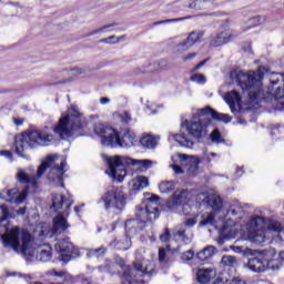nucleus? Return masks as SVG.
I'll return each instance as SVG.
<instances>
[{
  "label": "nucleus",
  "instance_id": "obj_1",
  "mask_svg": "<svg viewBox=\"0 0 284 284\" xmlns=\"http://www.w3.org/2000/svg\"><path fill=\"white\" fill-rule=\"evenodd\" d=\"M85 128V116L79 112V108H71L63 114L58 124L53 128H43L41 130L26 131L14 136V152L22 159H30L26 153L29 148H48L54 145L60 139H70V136H83ZM59 134V138L57 135Z\"/></svg>",
  "mask_w": 284,
  "mask_h": 284
},
{
  "label": "nucleus",
  "instance_id": "obj_2",
  "mask_svg": "<svg viewBox=\"0 0 284 284\" xmlns=\"http://www.w3.org/2000/svg\"><path fill=\"white\" fill-rule=\"evenodd\" d=\"M222 121L223 123H230L232 118L227 114L219 113L214 109L206 106L204 109L193 110L191 120H184L181 123V128H185L187 133L173 134L170 139H173L182 145V148H194L195 141H201L207 136V128L211 120Z\"/></svg>",
  "mask_w": 284,
  "mask_h": 284
},
{
  "label": "nucleus",
  "instance_id": "obj_3",
  "mask_svg": "<svg viewBox=\"0 0 284 284\" xmlns=\"http://www.w3.org/2000/svg\"><path fill=\"white\" fill-rule=\"evenodd\" d=\"M267 71L265 67H258L257 71L248 72L236 68L231 70L230 79L240 85L242 92H246L251 103H260V101L265 99L262 81Z\"/></svg>",
  "mask_w": 284,
  "mask_h": 284
},
{
  "label": "nucleus",
  "instance_id": "obj_4",
  "mask_svg": "<svg viewBox=\"0 0 284 284\" xmlns=\"http://www.w3.org/2000/svg\"><path fill=\"white\" fill-rule=\"evenodd\" d=\"M94 133L100 136L102 145L105 148H132L136 135L130 129H125L122 135L112 126L105 124H95Z\"/></svg>",
  "mask_w": 284,
  "mask_h": 284
},
{
  "label": "nucleus",
  "instance_id": "obj_5",
  "mask_svg": "<svg viewBox=\"0 0 284 284\" xmlns=\"http://www.w3.org/2000/svg\"><path fill=\"white\" fill-rule=\"evenodd\" d=\"M1 239L3 246L11 247L17 254L21 252L23 256H29V258H32L36 254L34 250L30 247L32 234L28 230H21L19 226H16L1 235Z\"/></svg>",
  "mask_w": 284,
  "mask_h": 284
},
{
  "label": "nucleus",
  "instance_id": "obj_6",
  "mask_svg": "<svg viewBox=\"0 0 284 284\" xmlns=\"http://www.w3.org/2000/svg\"><path fill=\"white\" fill-rule=\"evenodd\" d=\"M57 216L53 219L52 232L54 236L63 234L70 227L68 223V217L70 216V207H72V202L62 194H52V206Z\"/></svg>",
  "mask_w": 284,
  "mask_h": 284
},
{
  "label": "nucleus",
  "instance_id": "obj_7",
  "mask_svg": "<svg viewBox=\"0 0 284 284\" xmlns=\"http://www.w3.org/2000/svg\"><path fill=\"white\" fill-rule=\"evenodd\" d=\"M154 274V263L143 258L141 253H135V261L132 266H125L122 276V284H139L141 276H152Z\"/></svg>",
  "mask_w": 284,
  "mask_h": 284
},
{
  "label": "nucleus",
  "instance_id": "obj_8",
  "mask_svg": "<svg viewBox=\"0 0 284 284\" xmlns=\"http://www.w3.org/2000/svg\"><path fill=\"white\" fill-rule=\"evenodd\" d=\"M106 163L111 172L112 179L123 182V179L128 175L125 165H138L139 168H150L152 161L150 160H134L128 156L115 155L114 158H108Z\"/></svg>",
  "mask_w": 284,
  "mask_h": 284
},
{
  "label": "nucleus",
  "instance_id": "obj_9",
  "mask_svg": "<svg viewBox=\"0 0 284 284\" xmlns=\"http://www.w3.org/2000/svg\"><path fill=\"white\" fill-rule=\"evenodd\" d=\"M45 170H49L47 174L48 181L54 187H64L65 184L63 183V174H65V161H62L60 164L54 163V158L49 156L47 162H43L38 168V179H41L43 174H45Z\"/></svg>",
  "mask_w": 284,
  "mask_h": 284
},
{
  "label": "nucleus",
  "instance_id": "obj_10",
  "mask_svg": "<svg viewBox=\"0 0 284 284\" xmlns=\"http://www.w3.org/2000/svg\"><path fill=\"white\" fill-rule=\"evenodd\" d=\"M98 203H103L104 210L113 207V210L121 212L125 207V195L119 186H109Z\"/></svg>",
  "mask_w": 284,
  "mask_h": 284
},
{
  "label": "nucleus",
  "instance_id": "obj_11",
  "mask_svg": "<svg viewBox=\"0 0 284 284\" xmlns=\"http://www.w3.org/2000/svg\"><path fill=\"white\" fill-rule=\"evenodd\" d=\"M55 250L59 252L63 263H70L72 258H77V256H79V248L70 242V239H62L58 241Z\"/></svg>",
  "mask_w": 284,
  "mask_h": 284
},
{
  "label": "nucleus",
  "instance_id": "obj_12",
  "mask_svg": "<svg viewBox=\"0 0 284 284\" xmlns=\"http://www.w3.org/2000/svg\"><path fill=\"white\" fill-rule=\"evenodd\" d=\"M150 204L146 205L145 209H140L136 213V216L141 219V221H156L159 219V206L156 203L159 202L158 195H152L150 199Z\"/></svg>",
  "mask_w": 284,
  "mask_h": 284
},
{
  "label": "nucleus",
  "instance_id": "obj_13",
  "mask_svg": "<svg viewBox=\"0 0 284 284\" xmlns=\"http://www.w3.org/2000/svg\"><path fill=\"white\" fill-rule=\"evenodd\" d=\"M253 227L250 231V239L253 243H265V229L263 227V217L257 216L254 219Z\"/></svg>",
  "mask_w": 284,
  "mask_h": 284
},
{
  "label": "nucleus",
  "instance_id": "obj_14",
  "mask_svg": "<svg viewBox=\"0 0 284 284\" xmlns=\"http://www.w3.org/2000/svg\"><path fill=\"white\" fill-rule=\"evenodd\" d=\"M239 33H235L232 29H225L224 31H221L220 33L211 36V45L213 48H219L221 45H225V43H230L232 39H236Z\"/></svg>",
  "mask_w": 284,
  "mask_h": 284
},
{
  "label": "nucleus",
  "instance_id": "obj_15",
  "mask_svg": "<svg viewBox=\"0 0 284 284\" xmlns=\"http://www.w3.org/2000/svg\"><path fill=\"white\" fill-rule=\"evenodd\" d=\"M27 196H28V187L21 193H19L17 189L2 191L0 193V199H2V201H7L9 203H16L17 205H21V203L26 201Z\"/></svg>",
  "mask_w": 284,
  "mask_h": 284
},
{
  "label": "nucleus",
  "instance_id": "obj_16",
  "mask_svg": "<svg viewBox=\"0 0 284 284\" xmlns=\"http://www.w3.org/2000/svg\"><path fill=\"white\" fill-rule=\"evenodd\" d=\"M204 34L205 33L203 31H192L186 38V40L180 43L181 50H187L189 48H192L194 43H201Z\"/></svg>",
  "mask_w": 284,
  "mask_h": 284
},
{
  "label": "nucleus",
  "instance_id": "obj_17",
  "mask_svg": "<svg viewBox=\"0 0 284 284\" xmlns=\"http://www.w3.org/2000/svg\"><path fill=\"white\" fill-rule=\"evenodd\" d=\"M247 266L252 272H265L267 270L266 258L263 255L250 258Z\"/></svg>",
  "mask_w": 284,
  "mask_h": 284
},
{
  "label": "nucleus",
  "instance_id": "obj_18",
  "mask_svg": "<svg viewBox=\"0 0 284 284\" xmlns=\"http://www.w3.org/2000/svg\"><path fill=\"white\" fill-rule=\"evenodd\" d=\"M187 202V191L186 190H178L173 193V195L168 201V207H174L175 205H183V203Z\"/></svg>",
  "mask_w": 284,
  "mask_h": 284
},
{
  "label": "nucleus",
  "instance_id": "obj_19",
  "mask_svg": "<svg viewBox=\"0 0 284 284\" xmlns=\"http://www.w3.org/2000/svg\"><path fill=\"white\" fill-rule=\"evenodd\" d=\"M175 241H182L183 243H190L192 241V230L185 229V226L180 225L179 229L172 234Z\"/></svg>",
  "mask_w": 284,
  "mask_h": 284
},
{
  "label": "nucleus",
  "instance_id": "obj_20",
  "mask_svg": "<svg viewBox=\"0 0 284 284\" xmlns=\"http://www.w3.org/2000/svg\"><path fill=\"white\" fill-rule=\"evenodd\" d=\"M216 276V271L214 268H200L197 271V281L201 284H207L212 278Z\"/></svg>",
  "mask_w": 284,
  "mask_h": 284
},
{
  "label": "nucleus",
  "instance_id": "obj_21",
  "mask_svg": "<svg viewBox=\"0 0 284 284\" xmlns=\"http://www.w3.org/2000/svg\"><path fill=\"white\" fill-rule=\"evenodd\" d=\"M131 190L133 192H140V190H145L150 185V180H148L146 176L140 175L135 179H133L130 182Z\"/></svg>",
  "mask_w": 284,
  "mask_h": 284
},
{
  "label": "nucleus",
  "instance_id": "obj_22",
  "mask_svg": "<svg viewBox=\"0 0 284 284\" xmlns=\"http://www.w3.org/2000/svg\"><path fill=\"white\" fill-rule=\"evenodd\" d=\"M140 221H142V223H145V221L141 220L140 216H138V220H128L125 222L124 227L129 236H134V234H136L139 230H141V226H139Z\"/></svg>",
  "mask_w": 284,
  "mask_h": 284
},
{
  "label": "nucleus",
  "instance_id": "obj_23",
  "mask_svg": "<svg viewBox=\"0 0 284 284\" xmlns=\"http://www.w3.org/2000/svg\"><path fill=\"white\" fill-rule=\"evenodd\" d=\"M183 164L186 165V172L190 176H195L199 172V160L196 158L184 159Z\"/></svg>",
  "mask_w": 284,
  "mask_h": 284
},
{
  "label": "nucleus",
  "instance_id": "obj_24",
  "mask_svg": "<svg viewBox=\"0 0 284 284\" xmlns=\"http://www.w3.org/2000/svg\"><path fill=\"white\" fill-rule=\"evenodd\" d=\"M17 179L19 183H23L24 185L30 184L33 187H37V178L28 175L23 170L18 171Z\"/></svg>",
  "mask_w": 284,
  "mask_h": 284
},
{
  "label": "nucleus",
  "instance_id": "obj_25",
  "mask_svg": "<svg viewBox=\"0 0 284 284\" xmlns=\"http://www.w3.org/2000/svg\"><path fill=\"white\" fill-rule=\"evenodd\" d=\"M224 100L232 110L234 105H241V93H239V91H231L224 95Z\"/></svg>",
  "mask_w": 284,
  "mask_h": 284
},
{
  "label": "nucleus",
  "instance_id": "obj_26",
  "mask_svg": "<svg viewBox=\"0 0 284 284\" xmlns=\"http://www.w3.org/2000/svg\"><path fill=\"white\" fill-rule=\"evenodd\" d=\"M215 254L216 247L209 245L196 254V258H199V261H207V258H212Z\"/></svg>",
  "mask_w": 284,
  "mask_h": 284
},
{
  "label": "nucleus",
  "instance_id": "obj_27",
  "mask_svg": "<svg viewBox=\"0 0 284 284\" xmlns=\"http://www.w3.org/2000/svg\"><path fill=\"white\" fill-rule=\"evenodd\" d=\"M37 261L41 263H48L52 258V247L48 246L47 248H40L36 255Z\"/></svg>",
  "mask_w": 284,
  "mask_h": 284
},
{
  "label": "nucleus",
  "instance_id": "obj_28",
  "mask_svg": "<svg viewBox=\"0 0 284 284\" xmlns=\"http://www.w3.org/2000/svg\"><path fill=\"white\" fill-rule=\"evenodd\" d=\"M268 232H274L281 241H284V229L281 226V222L274 220L271 221L268 223Z\"/></svg>",
  "mask_w": 284,
  "mask_h": 284
},
{
  "label": "nucleus",
  "instance_id": "obj_29",
  "mask_svg": "<svg viewBox=\"0 0 284 284\" xmlns=\"http://www.w3.org/2000/svg\"><path fill=\"white\" fill-rule=\"evenodd\" d=\"M98 271L100 274H114V263H112L110 260H106L102 265L98 266Z\"/></svg>",
  "mask_w": 284,
  "mask_h": 284
},
{
  "label": "nucleus",
  "instance_id": "obj_30",
  "mask_svg": "<svg viewBox=\"0 0 284 284\" xmlns=\"http://www.w3.org/2000/svg\"><path fill=\"white\" fill-rule=\"evenodd\" d=\"M174 181H163L159 185V190L162 194H170V192H174Z\"/></svg>",
  "mask_w": 284,
  "mask_h": 284
},
{
  "label": "nucleus",
  "instance_id": "obj_31",
  "mask_svg": "<svg viewBox=\"0 0 284 284\" xmlns=\"http://www.w3.org/2000/svg\"><path fill=\"white\" fill-rule=\"evenodd\" d=\"M141 145L144 148H148L149 150H152L153 148H156V139L152 135H145L140 140Z\"/></svg>",
  "mask_w": 284,
  "mask_h": 284
},
{
  "label": "nucleus",
  "instance_id": "obj_32",
  "mask_svg": "<svg viewBox=\"0 0 284 284\" xmlns=\"http://www.w3.org/2000/svg\"><path fill=\"white\" fill-rule=\"evenodd\" d=\"M209 3L207 0H194L189 4V8L191 10H207Z\"/></svg>",
  "mask_w": 284,
  "mask_h": 284
},
{
  "label": "nucleus",
  "instance_id": "obj_33",
  "mask_svg": "<svg viewBox=\"0 0 284 284\" xmlns=\"http://www.w3.org/2000/svg\"><path fill=\"white\" fill-rule=\"evenodd\" d=\"M283 267V262L278 258L268 260L266 258V270H273V272H276V270H281Z\"/></svg>",
  "mask_w": 284,
  "mask_h": 284
},
{
  "label": "nucleus",
  "instance_id": "obj_34",
  "mask_svg": "<svg viewBox=\"0 0 284 284\" xmlns=\"http://www.w3.org/2000/svg\"><path fill=\"white\" fill-rule=\"evenodd\" d=\"M210 140L212 141V143H216L217 145H219V143H225V139L223 138V135L221 134V131H219V129H214L210 133Z\"/></svg>",
  "mask_w": 284,
  "mask_h": 284
},
{
  "label": "nucleus",
  "instance_id": "obj_35",
  "mask_svg": "<svg viewBox=\"0 0 284 284\" xmlns=\"http://www.w3.org/2000/svg\"><path fill=\"white\" fill-rule=\"evenodd\" d=\"M207 203L215 211H219L221 207H223V200L221 196H212L209 199Z\"/></svg>",
  "mask_w": 284,
  "mask_h": 284
},
{
  "label": "nucleus",
  "instance_id": "obj_36",
  "mask_svg": "<svg viewBox=\"0 0 284 284\" xmlns=\"http://www.w3.org/2000/svg\"><path fill=\"white\" fill-rule=\"evenodd\" d=\"M266 21L264 16H256L248 20V28H256L258 26H263V23Z\"/></svg>",
  "mask_w": 284,
  "mask_h": 284
},
{
  "label": "nucleus",
  "instance_id": "obj_37",
  "mask_svg": "<svg viewBox=\"0 0 284 284\" xmlns=\"http://www.w3.org/2000/svg\"><path fill=\"white\" fill-rule=\"evenodd\" d=\"M108 248L101 246L99 248H90L87 253V256L90 258L92 256H97V258H99V256H103V254H105Z\"/></svg>",
  "mask_w": 284,
  "mask_h": 284
},
{
  "label": "nucleus",
  "instance_id": "obj_38",
  "mask_svg": "<svg viewBox=\"0 0 284 284\" xmlns=\"http://www.w3.org/2000/svg\"><path fill=\"white\" fill-rule=\"evenodd\" d=\"M200 225H212L216 227V220H214V213H209L206 216H203Z\"/></svg>",
  "mask_w": 284,
  "mask_h": 284
},
{
  "label": "nucleus",
  "instance_id": "obj_39",
  "mask_svg": "<svg viewBox=\"0 0 284 284\" xmlns=\"http://www.w3.org/2000/svg\"><path fill=\"white\" fill-rule=\"evenodd\" d=\"M221 263L224 265V267H234L236 258L232 255H224L221 260Z\"/></svg>",
  "mask_w": 284,
  "mask_h": 284
},
{
  "label": "nucleus",
  "instance_id": "obj_40",
  "mask_svg": "<svg viewBox=\"0 0 284 284\" xmlns=\"http://www.w3.org/2000/svg\"><path fill=\"white\" fill-rule=\"evenodd\" d=\"M125 243H128V240H115L113 242H111V247H114L115 250H122L123 252H125V250H128V247L125 246Z\"/></svg>",
  "mask_w": 284,
  "mask_h": 284
},
{
  "label": "nucleus",
  "instance_id": "obj_41",
  "mask_svg": "<svg viewBox=\"0 0 284 284\" xmlns=\"http://www.w3.org/2000/svg\"><path fill=\"white\" fill-rule=\"evenodd\" d=\"M186 19H190V17L161 20V21L154 22V26H163V23H179V21H185Z\"/></svg>",
  "mask_w": 284,
  "mask_h": 284
},
{
  "label": "nucleus",
  "instance_id": "obj_42",
  "mask_svg": "<svg viewBox=\"0 0 284 284\" xmlns=\"http://www.w3.org/2000/svg\"><path fill=\"white\" fill-rule=\"evenodd\" d=\"M114 26H116V23L105 24L99 29H95V30L87 33L85 37H94V34H99V32H103V30H108V28H114Z\"/></svg>",
  "mask_w": 284,
  "mask_h": 284
},
{
  "label": "nucleus",
  "instance_id": "obj_43",
  "mask_svg": "<svg viewBox=\"0 0 284 284\" xmlns=\"http://www.w3.org/2000/svg\"><path fill=\"white\" fill-rule=\"evenodd\" d=\"M191 81H194L195 83H205V75L201 73H195L191 77Z\"/></svg>",
  "mask_w": 284,
  "mask_h": 284
},
{
  "label": "nucleus",
  "instance_id": "obj_44",
  "mask_svg": "<svg viewBox=\"0 0 284 284\" xmlns=\"http://www.w3.org/2000/svg\"><path fill=\"white\" fill-rule=\"evenodd\" d=\"M184 229L191 230L190 227H194L196 225V220L195 219H187L183 224H181Z\"/></svg>",
  "mask_w": 284,
  "mask_h": 284
},
{
  "label": "nucleus",
  "instance_id": "obj_45",
  "mask_svg": "<svg viewBox=\"0 0 284 284\" xmlns=\"http://www.w3.org/2000/svg\"><path fill=\"white\" fill-rule=\"evenodd\" d=\"M172 235L170 234V230L169 229H165L164 230V233H162L161 235H160V241L162 242V243H168V241H170V237H171Z\"/></svg>",
  "mask_w": 284,
  "mask_h": 284
},
{
  "label": "nucleus",
  "instance_id": "obj_46",
  "mask_svg": "<svg viewBox=\"0 0 284 284\" xmlns=\"http://www.w3.org/2000/svg\"><path fill=\"white\" fill-rule=\"evenodd\" d=\"M100 43H119V38L115 36H110L109 38L100 40Z\"/></svg>",
  "mask_w": 284,
  "mask_h": 284
},
{
  "label": "nucleus",
  "instance_id": "obj_47",
  "mask_svg": "<svg viewBox=\"0 0 284 284\" xmlns=\"http://www.w3.org/2000/svg\"><path fill=\"white\" fill-rule=\"evenodd\" d=\"M120 120L122 123H130V121H132V115L129 112H123L120 114Z\"/></svg>",
  "mask_w": 284,
  "mask_h": 284
},
{
  "label": "nucleus",
  "instance_id": "obj_48",
  "mask_svg": "<svg viewBox=\"0 0 284 284\" xmlns=\"http://www.w3.org/2000/svg\"><path fill=\"white\" fill-rule=\"evenodd\" d=\"M182 261H192L194 258V252L193 251H186L181 256Z\"/></svg>",
  "mask_w": 284,
  "mask_h": 284
},
{
  "label": "nucleus",
  "instance_id": "obj_49",
  "mask_svg": "<svg viewBox=\"0 0 284 284\" xmlns=\"http://www.w3.org/2000/svg\"><path fill=\"white\" fill-rule=\"evenodd\" d=\"M0 214H1L2 221L8 220V216H9L8 206L0 205Z\"/></svg>",
  "mask_w": 284,
  "mask_h": 284
},
{
  "label": "nucleus",
  "instance_id": "obj_50",
  "mask_svg": "<svg viewBox=\"0 0 284 284\" xmlns=\"http://www.w3.org/2000/svg\"><path fill=\"white\" fill-rule=\"evenodd\" d=\"M165 256H166L165 248H160L159 250V261H160V263H165Z\"/></svg>",
  "mask_w": 284,
  "mask_h": 284
},
{
  "label": "nucleus",
  "instance_id": "obj_51",
  "mask_svg": "<svg viewBox=\"0 0 284 284\" xmlns=\"http://www.w3.org/2000/svg\"><path fill=\"white\" fill-rule=\"evenodd\" d=\"M207 61H210V59H205L202 62L197 63L194 68H193V72H196V70H201V68H203V65H205V63H207Z\"/></svg>",
  "mask_w": 284,
  "mask_h": 284
},
{
  "label": "nucleus",
  "instance_id": "obj_52",
  "mask_svg": "<svg viewBox=\"0 0 284 284\" xmlns=\"http://www.w3.org/2000/svg\"><path fill=\"white\" fill-rule=\"evenodd\" d=\"M207 61H210V59H205L202 62L197 63L194 68H193V72H196V70H201V68H203V65H205V63H207Z\"/></svg>",
  "mask_w": 284,
  "mask_h": 284
},
{
  "label": "nucleus",
  "instance_id": "obj_53",
  "mask_svg": "<svg viewBox=\"0 0 284 284\" xmlns=\"http://www.w3.org/2000/svg\"><path fill=\"white\" fill-rule=\"evenodd\" d=\"M172 168H173V171L175 172V174H183V172H184L183 169L178 164L172 165Z\"/></svg>",
  "mask_w": 284,
  "mask_h": 284
},
{
  "label": "nucleus",
  "instance_id": "obj_54",
  "mask_svg": "<svg viewBox=\"0 0 284 284\" xmlns=\"http://www.w3.org/2000/svg\"><path fill=\"white\" fill-rule=\"evenodd\" d=\"M73 70L74 72H77V74H88V72H90V70L88 69H81V68H75Z\"/></svg>",
  "mask_w": 284,
  "mask_h": 284
},
{
  "label": "nucleus",
  "instance_id": "obj_55",
  "mask_svg": "<svg viewBox=\"0 0 284 284\" xmlns=\"http://www.w3.org/2000/svg\"><path fill=\"white\" fill-rule=\"evenodd\" d=\"M0 155L12 160V152H10V151H0Z\"/></svg>",
  "mask_w": 284,
  "mask_h": 284
},
{
  "label": "nucleus",
  "instance_id": "obj_56",
  "mask_svg": "<svg viewBox=\"0 0 284 284\" xmlns=\"http://www.w3.org/2000/svg\"><path fill=\"white\" fill-rule=\"evenodd\" d=\"M116 265H119L123 270L125 267V260L118 257Z\"/></svg>",
  "mask_w": 284,
  "mask_h": 284
},
{
  "label": "nucleus",
  "instance_id": "obj_57",
  "mask_svg": "<svg viewBox=\"0 0 284 284\" xmlns=\"http://www.w3.org/2000/svg\"><path fill=\"white\" fill-rule=\"evenodd\" d=\"M236 254H243V246H231Z\"/></svg>",
  "mask_w": 284,
  "mask_h": 284
},
{
  "label": "nucleus",
  "instance_id": "obj_58",
  "mask_svg": "<svg viewBox=\"0 0 284 284\" xmlns=\"http://www.w3.org/2000/svg\"><path fill=\"white\" fill-rule=\"evenodd\" d=\"M230 284H245V282L239 277H234Z\"/></svg>",
  "mask_w": 284,
  "mask_h": 284
},
{
  "label": "nucleus",
  "instance_id": "obj_59",
  "mask_svg": "<svg viewBox=\"0 0 284 284\" xmlns=\"http://www.w3.org/2000/svg\"><path fill=\"white\" fill-rule=\"evenodd\" d=\"M26 211H27V207H26V206L19 209V210L17 211L18 216H23V214H26Z\"/></svg>",
  "mask_w": 284,
  "mask_h": 284
},
{
  "label": "nucleus",
  "instance_id": "obj_60",
  "mask_svg": "<svg viewBox=\"0 0 284 284\" xmlns=\"http://www.w3.org/2000/svg\"><path fill=\"white\" fill-rule=\"evenodd\" d=\"M54 276H59V278H63V276H65V272L61 271V272H57L53 271Z\"/></svg>",
  "mask_w": 284,
  "mask_h": 284
},
{
  "label": "nucleus",
  "instance_id": "obj_61",
  "mask_svg": "<svg viewBox=\"0 0 284 284\" xmlns=\"http://www.w3.org/2000/svg\"><path fill=\"white\" fill-rule=\"evenodd\" d=\"M213 284H225V280H223V277H217Z\"/></svg>",
  "mask_w": 284,
  "mask_h": 284
},
{
  "label": "nucleus",
  "instance_id": "obj_62",
  "mask_svg": "<svg viewBox=\"0 0 284 284\" xmlns=\"http://www.w3.org/2000/svg\"><path fill=\"white\" fill-rule=\"evenodd\" d=\"M277 260L281 261L282 265H284V251L280 252Z\"/></svg>",
  "mask_w": 284,
  "mask_h": 284
},
{
  "label": "nucleus",
  "instance_id": "obj_63",
  "mask_svg": "<svg viewBox=\"0 0 284 284\" xmlns=\"http://www.w3.org/2000/svg\"><path fill=\"white\" fill-rule=\"evenodd\" d=\"M194 57H196V53H191V54H187L186 57H184V61H189L190 59H194Z\"/></svg>",
  "mask_w": 284,
  "mask_h": 284
},
{
  "label": "nucleus",
  "instance_id": "obj_64",
  "mask_svg": "<svg viewBox=\"0 0 284 284\" xmlns=\"http://www.w3.org/2000/svg\"><path fill=\"white\" fill-rule=\"evenodd\" d=\"M100 103H101L102 105H105V103H110V100H109L108 98H101V99H100Z\"/></svg>",
  "mask_w": 284,
  "mask_h": 284
}]
</instances>
